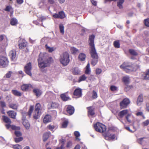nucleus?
I'll return each mask as SVG.
<instances>
[{
	"instance_id": "obj_1",
	"label": "nucleus",
	"mask_w": 149,
	"mask_h": 149,
	"mask_svg": "<svg viewBox=\"0 0 149 149\" xmlns=\"http://www.w3.org/2000/svg\"><path fill=\"white\" fill-rule=\"evenodd\" d=\"M95 36L92 35L90 36L89 38V45L90 48V53L92 59L91 64L93 66H95L98 61V56L94 44V38Z\"/></svg>"
},
{
	"instance_id": "obj_2",
	"label": "nucleus",
	"mask_w": 149,
	"mask_h": 149,
	"mask_svg": "<svg viewBox=\"0 0 149 149\" xmlns=\"http://www.w3.org/2000/svg\"><path fill=\"white\" fill-rule=\"evenodd\" d=\"M49 58L46 53H40L38 59V66L41 69H43L49 65L51 61L49 60Z\"/></svg>"
},
{
	"instance_id": "obj_3",
	"label": "nucleus",
	"mask_w": 149,
	"mask_h": 149,
	"mask_svg": "<svg viewBox=\"0 0 149 149\" xmlns=\"http://www.w3.org/2000/svg\"><path fill=\"white\" fill-rule=\"evenodd\" d=\"M120 68L123 69L127 72L132 71H135L140 68L138 65H132L128 63H124L120 66Z\"/></svg>"
},
{
	"instance_id": "obj_4",
	"label": "nucleus",
	"mask_w": 149,
	"mask_h": 149,
	"mask_svg": "<svg viewBox=\"0 0 149 149\" xmlns=\"http://www.w3.org/2000/svg\"><path fill=\"white\" fill-rule=\"evenodd\" d=\"M59 61L61 63L64 65H66L69 62V56L67 52H64L60 56Z\"/></svg>"
},
{
	"instance_id": "obj_5",
	"label": "nucleus",
	"mask_w": 149,
	"mask_h": 149,
	"mask_svg": "<svg viewBox=\"0 0 149 149\" xmlns=\"http://www.w3.org/2000/svg\"><path fill=\"white\" fill-rule=\"evenodd\" d=\"M42 113L41 105L39 103L36 104L35 106L33 118L35 119H38L39 118Z\"/></svg>"
},
{
	"instance_id": "obj_6",
	"label": "nucleus",
	"mask_w": 149,
	"mask_h": 149,
	"mask_svg": "<svg viewBox=\"0 0 149 149\" xmlns=\"http://www.w3.org/2000/svg\"><path fill=\"white\" fill-rule=\"evenodd\" d=\"M94 127L95 130L100 132H103L106 129L105 126L99 122H97L94 125Z\"/></svg>"
},
{
	"instance_id": "obj_7",
	"label": "nucleus",
	"mask_w": 149,
	"mask_h": 149,
	"mask_svg": "<svg viewBox=\"0 0 149 149\" xmlns=\"http://www.w3.org/2000/svg\"><path fill=\"white\" fill-rule=\"evenodd\" d=\"M8 61L6 57L0 56V67H6L8 65Z\"/></svg>"
},
{
	"instance_id": "obj_8",
	"label": "nucleus",
	"mask_w": 149,
	"mask_h": 149,
	"mask_svg": "<svg viewBox=\"0 0 149 149\" xmlns=\"http://www.w3.org/2000/svg\"><path fill=\"white\" fill-rule=\"evenodd\" d=\"M32 69L31 64V63H27L24 67V71L28 75L31 76V72Z\"/></svg>"
},
{
	"instance_id": "obj_9",
	"label": "nucleus",
	"mask_w": 149,
	"mask_h": 149,
	"mask_svg": "<svg viewBox=\"0 0 149 149\" xmlns=\"http://www.w3.org/2000/svg\"><path fill=\"white\" fill-rule=\"evenodd\" d=\"M33 108L34 107L33 106H31L28 113L24 112H23L22 113V119H24H24H25L26 116L27 115H28L29 117H31L32 112L33 110Z\"/></svg>"
},
{
	"instance_id": "obj_10",
	"label": "nucleus",
	"mask_w": 149,
	"mask_h": 149,
	"mask_svg": "<svg viewBox=\"0 0 149 149\" xmlns=\"http://www.w3.org/2000/svg\"><path fill=\"white\" fill-rule=\"evenodd\" d=\"M130 103V101L128 99L126 98L124 99L120 103L121 108H126Z\"/></svg>"
},
{
	"instance_id": "obj_11",
	"label": "nucleus",
	"mask_w": 149,
	"mask_h": 149,
	"mask_svg": "<svg viewBox=\"0 0 149 149\" xmlns=\"http://www.w3.org/2000/svg\"><path fill=\"white\" fill-rule=\"evenodd\" d=\"M104 136L105 139L107 140H113L115 138V135L111 134L109 132H107Z\"/></svg>"
},
{
	"instance_id": "obj_12",
	"label": "nucleus",
	"mask_w": 149,
	"mask_h": 149,
	"mask_svg": "<svg viewBox=\"0 0 149 149\" xmlns=\"http://www.w3.org/2000/svg\"><path fill=\"white\" fill-rule=\"evenodd\" d=\"M74 95L77 96V97H81L82 95V90L80 88L76 89L74 91Z\"/></svg>"
},
{
	"instance_id": "obj_13",
	"label": "nucleus",
	"mask_w": 149,
	"mask_h": 149,
	"mask_svg": "<svg viewBox=\"0 0 149 149\" xmlns=\"http://www.w3.org/2000/svg\"><path fill=\"white\" fill-rule=\"evenodd\" d=\"M66 111L70 115H71L74 113V109L73 107L69 105L67 107Z\"/></svg>"
},
{
	"instance_id": "obj_14",
	"label": "nucleus",
	"mask_w": 149,
	"mask_h": 149,
	"mask_svg": "<svg viewBox=\"0 0 149 149\" xmlns=\"http://www.w3.org/2000/svg\"><path fill=\"white\" fill-rule=\"evenodd\" d=\"M10 124L8 123V124L5 125L7 129H8L10 127H11L12 129L15 130H19L20 129L19 127L16 126L14 125H11Z\"/></svg>"
},
{
	"instance_id": "obj_15",
	"label": "nucleus",
	"mask_w": 149,
	"mask_h": 149,
	"mask_svg": "<svg viewBox=\"0 0 149 149\" xmlns=\"http://www.w3.org/2000/svg\"><path fill=\"white\" fill-rule=\"evenodd\" d=\"M32 87V86L30 84H24L21 86V89L23 91H26Z\"/></svg>"
},
{
	"instance_id": "obj_16",
	"label": "nucleus",
	"mask_w": 149,
	"mask_h": 149,
	"mask_svg": "<svg viewBox=\"0 0 149 149\" xmlns=\"http://www.w3.org/2000/svg\"><path fill=\"white\" fill-rule=\"evenodd\" d=\"M51 117L49 115H46L44 117L43 121L44 123H47L51 122Z\"/></svg>"
},
{
	"instance_id": "obj_17",
	"label": "nucleus",
	"mask_w": 149,
	"mask_h": 149,
	"mask_svg": "<svg viewBox=\"0 0 149 149\" xmlns=\"http://www.w3.org/2000/svg\"><path fill=\"white\" fill-rule=\"evenodd\" d=\"M143 102V95L140 94L138 97L136 104L138 106H140L142 102Z\"/></svg>"
},
{
	"instance_id": "obj_18",
	"label": "nucleus",
	"mask_w": 149,
	"mask_h": 149,
	"mask_svg": "<svg viewBox=\"0 0 149 149\" xmlns=\"http://www.w3.org/2000/svg\"><path fill=\"white\" fill-rule=\"evenodd\" d=\"M9 54V56L12 60H13L15 58L16 53L15 50H13L10 51Z\"/></svg>"
},
{
	"instance_id": "obj_19",
	"label": "nucleus",
	"mask_w": 149,
	"mask_h": 149,
	"mask_svg": "<svg viewBox=\"0 0 149 149\" xmlns=\"http://www.w3.org/2000/svg\"><path fill=\"white\" fill-rule=\"evenodd\" d=\"M8 115L11 118L15 119L16 115V113L13 111H10L7 112Z\"/></svg>"
},
{
	"instance_id": "obj_20",
	"label": "nucleus",
	"mask_w": 149,
	"mask_h": 149,
	"mask_svg": "<svg viewBox=\"0 0 149 149\" xmlns=\"http://www.w3.org/2000/svg\"><path fill=\"white\" fill-rule=\"evenodd\" d=\"M23 124L24 126L25 127L26 129H29L30 127V124L28 122L27 120L24 119H24H23Z\"/></svg>"
},
{
	"instance_id": "obj_21",
	"label": "nucleus",
	"mask_w": 149,
	"mask_h": 149,
	"mask_svg": "<svg viewBox=\"0 0 149 149\" xmlns=\"http://www.w3.org/2000/svg\"><path fill=\"white\" fill-rule=\"evenodd\" d=\"M27 45V42L25 40H23L22 42L20 43L19 44V46L20 49H23Z\"/></svg>"
},
{
	"instance_id": "obj_22",
	"label": "nucleus",
	"mask_w": 149,
	"mask_h": 149,
	"mask_svg": "<svg viewBox=\"0 0 149 149\" xmlns=\"http://www.w3.org/2000/svg\"><path fill=\"white\" fill-rule=\"evenodd\" d=\"M128 111L127 110H123L119 113V115L120 117L123 118V116L127 114V115L128 113Z\"/></svg>"
},
{
	"instance_id": "obj_23",
	"label": "nucleus",
	"mask_w": 149,
	"mask_h": 149,
	"mask_svg": "<svg viewBox=\"0 0 149 149\" xmlns=\"http://www.w3.org/2000/svg\"><path fill=\"white\" fill-rule=\"evenodd\" d=\"M72 72L74 74L78 75L80 74V70L78 68H74L72 69Z\"/></svg>"
},
{
	"instance_id": "obj_24",
	"label": "nucleus",
	"mask_w": 149,
	"mask_h": 149,
	"mask_svg": "<svg viewBox=\"0 0 149 149\" xmlns=\"http://www.w3.org/2000/svg\"><path fill=\"white\" fill-rule=\"evenodd\" d=\"M124 2V0H118L117 5L118 7L120 9L123 8V4Z\"/></svg>"
},
{
	"instance_id": "obj_25",
	"label": "nucleus",
	"mask_w": 149,
	"mask_h": 149,
	"mask_svg": "<svg viewBox=\"0 0 149 149\" xmlns=\"http://www.w3.org/2000/svg\"><path fill=\"white\" fill-rule=\"evenodd\" d=\"M88 114L91 116H93L94 114L93 111L94 108L93 107H88Z\"/></svg>"
},
{
	"instance_id": "obj_26",
	"label": "nucleus",
	"mask_w": 149,
	"mask_h": 149,
	"mask_svg": "<svg viewBox=\"0 0 149 149\" xmlns=\"http://www.w3.org/2000/svg\"><path fill=\"white\" fill-rule=\"evenodd\" d=\"M86 58V55L84 53H81L79 55L78 58L81 61H84Z\"/></svg>"
},
{
	"instance_id": "obj_27",
	"label": "nucleus",
	"mask_w": 149,
	"mask_h": 149,
	"mask_svg": "<svg viewBox=\"0 0 149 149\" xmlns=\"http://www.w3.org/2000/svg\"><path fill=\"white\" fill-rule=\"evenodd\" d=\"M91 72V68L90 67V64L88 63L86 67L85 73L86 74H89Z\"/></svg>"
},
{
	"instance_id": "obj_28",
	"label": "nucleus",
	"mask_w": 149,
	"mask_h": 149,
	"mask_svg": "<svg viewBox=\"0 0 149 149\" xmlns=\"http://www.w3.org/2000/svg\"><path fill=\"white\" fill-rule=\"evenodd\" d=\"M2 117L3 121L5 123H7L11 124V121L9 118L5 116H3Z\"/></svg>"
},
{
	"instance_id": "obj_29",
	"label": "nucleus",
	"mask_w": 149,
	"mask_h": 149,
	"mask_svg": "<svg viewBox=\"0 0 149 149\" xmlns=\"http://www.w3.org/2000/svg\"><path fill=\"white\" fill-rule=\"evenodd\" d=\"M70 51L72 54H75L79 53V50L74 47H72L70 48Z\"/></svg>"
},
{
	"instance_id": "obj_30",
	"label": "nucleus",
	"mask_w": 149,
	"mask_h": 149,
	"mask_svg": "<svg viewBox=\"0 0 149 149\" xmlns=\"http://www.w3.org/2000/svg\"><path fill=\"white\" fill-rule=\"evenodd\" d=\"M45 48L47 51L49 52H52L56 49L55 48L53 47H50L48 46L47 45H45Z\"/></svg>"
},
{
	"instance_id": "obj_31",
	"label": "nucleus",
	"mask_w": 149,
	"mask_h": 149,
	"mask_svg": "<svg viewBox=\"0 0 149 149\" xmlns=\"http://www.w3.org/2000/svg\"><path fill=\"white\" fill-rule=\"evenodd\" d=\"M33 92L37 97L39 96L41 94V92L40 91L37 89H34Z\"/></svg>"
},
{
	"instance_id": "obj_32",
	"label": "nucleus",
	"mask_w": 149,
	"mask_h": 149,
	"mask_svg": "<svg viewBox=\"0 0 149 149\" xmlns=\"http://www.w3.org/2000/svg\"><path fill=\"white\" fill-rule=\"evenodd\" d=\"M87 78V77L85 74L82 75L79 77L78 82L79 83L81 81H85Z\"/></svg>"
},
{
	"instance_id": "obj_33",
	"label": "nucleus",
	"mask_w": 149,
	"mask_h": 149,
	"mask_svg": "<svg viewBox=\"0 0 149 149\" xmlns=\"http://www.w3.org/2000/svg\"><path fill=\"white\" fill-rule=\"evenodd\" d=\"M50 106L51 108L55 109L57 108L58 106V104L56 102H52L49 105Z\"/></svg>"
},
{
	"instance_id": "obj_34",
	"label": "nucleus",
	"mask_w": 149,
	"mask_h": 149,
	"mask_svg": "<svg viewBox=\"0 0 149 149\" xmlns=\"http://www.w3.org/2000/svg\"><path fill=\"white\" fill-rule=\"evenodd\" d=\"M9 107L12 109H16L17 108L18 104L16 103H11L9 104Z\"/></svg>"
},
{
	"instance_id": "obj_35",
	"label": "nucleus",
	"mask_w": 149,
	"mask_h": 149,
	"mask_svg": "<svg viewBox=\"0 0 149 149\" xmlns=\"http://www.w3.org/2000/svg\"><path fill=\"white\" fill-rule=\"evenodd\" d=\"M123 81L125 84H127L130 81V78L129 76H125L123 78Z\"/></svg>"
},
{
	"instance_id": "obj_36",
	"label": "nucleus",
	"mask_w": 149,
	"mask_h": 149,
	"mask_svg": "<svg viewBox=\"0 0 149 149\" xmlns=\"http://www.w3.org/2000/svg\"><path fill=\"white\" fill-rule=\"evenodd\" d=\"M17 23V20L15 18H13L11 19L10 20V24L12 25H15Z\"/></svg>"
},
{
	"instance_id": "obj_37",
	"label": "nucleus",
	"mask_w": 149,
	"mask_h": 149,
	"mask_svg": "<svg viewBox=\"0 0 149 149\" xmlns=\"http://www.w3.org/2000/svg\"><path fill=\"white\" fill-rule=\"evenodd\" d=\"M59 28L60 32L62 34H63L64 33V26L63 24H60L59 25Z\"/></svg>"
},
{
	"instance_id": "obj_38",
	"label": "nucleus",
	"mask_w": 149,
	"mask_h": 149,
	"mask_svg": "<svg viewBox=\"0 0 149 149\" xmlns=\"http://www.w3.org/2000/svg\"><path fill=\"white\" fill-rule=\"evenodd\" d=\"M12 92L14 95L16 96H20L21 95V93L17 90H12Z\"/></svg>"
},
{
	"instance_id": "obj_39",
	"label": "nucleus",
	"mask_w": 149,
	"mask_h": 149,
	"mask_svg": "<svg viewBox=\"0 0 149 149\" xmlns=\"http://www.w3.org/2000/svg\"><path fill=\"white\" fill-rule=\"evenodd\" d=\"M61 97L62 100L63 101H67L70 99V97L66 96L65 94H61Z\"/></svg>"
},
{
	"instance_id": "obj_40",
	"label": "nucleus",
	"mask_w": 149,
	"mask_h": 149,
	"mask_svg": "<svg viewBox=\"0 0 149 149\" xmlns=\"http://www.w3.org/2000/svg\"><path fill=\"white\" fill-rule=\"evenodd\" d=\"M113 45L116 48H119L120 47V44L119 40L114 41L113 42Z\"/></svg>"
},
{
	"instance_id": "obj_41",
	"label": "nucleus",
	"mask_w": 149,
	"mask_h": 149,
	"mask_svg": "<svg viewBox=\"0 0 149 149\" xmlns=\"http://www.w3.org/2000/svg\"><path fill=\"white\" fill-rule=\"evenodd\" d=\"M49 133H45L43 136V140L44 141H46L49 137Z\"/></svg>"
},
{
	"instance_id": "obj_42",
	"label": "nucleus",
	"mask_w": 149,
	"mask_h": 149,
	"mask_svg": "<svg viewBox=\"0 0 149 149\" xmlns=\"http://www.w3.org/2000/svg\"><path fill=\"white\" fill-rule=\"evenodd\" d=\"M58 14L59 18L63 19L65 17V14L63 11L60 12Z\"/></svg>"
},
{
	"instance_id": "obj_43",
	"label": "nucleus",
	"mask_w": 149,
	"mask_h": 149,
	"mask_svg": "<svg viewBox=\"0 0 149 149\" xmlns=\"http://www.w3.org/2000/svg\"><path fill=\"white\" fill-rule=\"evenodd\" d=\"M74 135L76 137V138L77 140L79 141L80 140V139L78 138V137L80 136V134L79 132L77 131H75L74 133Z\"/></svg>"
},
{
	"instance_id": "obj_44",
	"label": "nucleus",
	"mask_w": 149,
	"mask_h": 149,
	"mask_svg": "<svg viewBox=\"0 0 149 149\" xmlns=\"http://www.w3.org/2000/svg\"><path fill=\"white\" fill-rule=\"evenodd\" d=\"M132 117L131 116V114H128L126 116V118L127 121L129 123H130L132 122V120L130 118Z\"/></svg>"
},
{
	"instance_id": "obj_45",
	"label": "nucleus",
	"mask_w": 149,
	"mask_h": 149,
	"mask_svg": "<svg viewBox=\"0 0 149 149\" xmlns=\"http://www.w3.org/2000/svg\"><path fill=\"white\" fill-rule=\"evenodd\" d=\"M129 52L132 55L134 56H136L137 55V54L135 51L132 49H130L129 50Z\"/></svg>"
},
{
	"instance_id": "obj_46",
	"label": "nucleus",
	"mask_w": 149,
	"mask_h": 149,
	"mask_svg": "<svg viewBox=\"0 0 149 149\" xmlns=\"http://www.w3.org/2000/svg\"><path fill=\"white\" fill-rule=\"evenodd\" d=\"M97 97V93L94 91H93L92 94V98L93 99H95Z\"/></svg>"
},
{
	"instance_id": "obj_47",
	"label": "nucleus",
	"mask_w": 149,
	"mask_h": 149,
	"mask_svg": "<svg viewBox=\"0 0 149 149\" xmlns=\"http://www.w3.org/2000/svg\"><path fill=\"white\" fill-rule=\"evenodd\" d=\"M23 140V138L22 137H18L15 138V141L16 143H18Z\"/></svg>"
},
{
	"instance_id": "obj_48",
	"label": "nucleus",
	"mask_w": 149,
	"mask_h": 149,
	"mask_svg": "<svg viewBox=\"0 0 149 149\" xmlns=\"http://www.w3.org/2000/svg\"><path fill=\"white\" fill-rule=\"evenodd\" d=\"M18 130H15V134L17 136L19 137L21 136L22 134L20 131Z\"/></svg>"
},
{
	"instance_id": "obj_49",
	"label": "nucleus",
	"mask_w": 149,
	"mask_h": 149,
	"mask_svg": "<svg viewBox=\"0 0 149 149\" xmlns=\"http://www.w3.org/2000/svg\"><path fill=\"white\" fill-rule=\"evenodd\" d=\"M143 77L145 79H149V69L148 70L147 72L145 74Z\"/></svg>"
},
{
	"instance_id": "obj_50",
	"label": "nucleus",
	"mask_w": 149,
	"mask_h": 149,
	"mask_svg": "<svg viewBox=\"0 0 149 149\" xmlns=\"http://www.w3.org/2000/svg\"><path fill=\"white\" fill-rule=\"evenodd\" d=\"M68 124V121L67 120H65L63 123L62 125V127L63 128H65L66 127Z\"/></svg>"
},
{
	"instance_id": "obj_51",
	"label": "nucleus",
	"mask_w": 149,
	"mask_h": 149,
	"mask_svg": "<svg viewBox=\"0 0 149 149\" xmlns=\"http://www.w3.org/2000/svg\"><path fill=\"white\" fill-rule=\"evenodd\" d=\"M144 23L146 26L149 27V18L145 20Z\"/></svg>"
},
{
	"instance_id": "obj_52",
	"label": "nucleus",
	"mask_w": 149,
	"mask_h": 149,
	"mask_svg": "<svg viewBox=\"0 0 149 149\" xmlns=\"http://www.w3.org/2000/svg\"><path fill=\"white\" fill-rule=\"evenodd\" d=\"M138 142L140 144H144L145 141L143 140V138H140L138 140Z\"/></svg>"
},
{
	"instance_id": "obj_53",
	"label": "nucleus",
	"mask_w": 149,
	"mask_h": 149,
	"mask_svg": "<svg viewBox=\"0 0 149 149\" xmlns=\"http://www.w3.org/2000/svg\"><path fill=\"white\" fill-rule=\"evenodd\" d=\"M110 89L112 91H115L117 90L118 88L114 86H111L110 87Z\"/></svg>"
},
{
	"instance_id": "obj_54",
	"label": "nucleus",
	"mask_w": 149,
	"mask_h": 149,
	"mask_svg": "<svg viewBox=\"0 0 149 149\" xmlns=\"http://www.w3.org/2000/svg\"><path fill=\"white\" fill-rule=\"evenodd\" d=\"M13 148L15 149H21V146L19 145H16L13 146Z\"/></svg>"
},
{
	"instance_id": "obj_55",
	"label": "nucleus",
	"mask_w": 149,
	"mask_h": 149,
	"mask_svg": "<svg viewBox=\"0 0 149 149\" xmlns=\"http://www.w3.org/2000/svg\"><path fill=\"white\" fill-rule=\"evenodd\" d=\"M149 124V120H147L144 121L143 123V126H146L148 125Z\"/></svg>"
},
{
	"instance_id": "obj_56",
	"label": "nucleus",
	"mask_w": 149,
	"mask_h": 149,
	"mask_svg": "<svg viewBox=\"0 0 149 149\" xmlns=\"http://www.w3.org/2000/svg\"><path fill=\"white\" fill-rule=\"evenodd\" d=\"M39 19L42 22L46 20L47 19V17L44 16H42L39 17Z\"/></svg>"
},
{
	"instance_id": "obj_57",
	"label": "nucleus",
	"mask_w": 149,
	"mask_h": 149,
	"mask_svg": "<svg viewBox=\"0 0 149 149\" xmlns=\"http://www.w3.org/2000/svg\"><path fill=\"white\" fill-rule=\"evenodd\" d=\"M12 72L11 71H9L8 73H7L6 76L7 78H9L11 76Z\"/></svg>"
},
{
	"instance_id": "obj_58",
	"label": "nucleus",
	"mask_w": 149,
	"mask_h": 149,
	"mask_svg": "<svg viewBox=\"0 0 149 149\" xmlns=\"http://www.w3.org/2000/svg\"><path fill=\"white\" fill-rule=\"evenodd\" d=\"M72 145V142L71 141H69L67 143V147L68 148H70Z\"/></svg>"
},
{
	"instance_id": "obj_59",
	"label": "nucleus",
	"mask_w": 149,
	"mask_h": 149,
	"mask_svg": "<svg viewBox=\"0 0 149 149\" xmlns=\"http://www.w3.org/2000/svg\"><path fill=\"white\" fill-rule=\"evenodd\" d=\"M102 70L100 69H97L96 70V74H99L101 72Z\"/></svg>"
},
{
	"instance_id": "obj_60",
	"label": "nucleus",
	"mask_w": 149,
	"mask_h": 149,
	"mask_svg": "<svg viewBox=\"0 0 149 149\" xmlns=\"http://www.w3.org/2000/svg\"><path fill=\"white\" fill-rule=\"evenodd\" d=\"M0 104L1 106L3 107H5L6 106L5 103L1 101Z\"/></svg>"
},
{
	"instance_id": "obj_61",
	"label": "nucleus",
	"mask_w": 149,
	"mask_h": 149,
	"mask_svg": "<svg viewBox=\"0 0 149 149\" xmlns=\"http://www.w3.org/2000/svg\"><path fill=\"white\" fill-rule=\"evenodd\" d=\"M48 127L49 129L51 130H52L54 128V126L51 125H49Z\"/></svg>"
},
{
	"instance_id": "obj_62",
	"label": "nucleus",
	"mask_w": 149,
	"mask_h": 149,
	"mask_svg": "<svg viewBox=\"0 0 149 149\" xmlns=\"http://www.w3.org/2000/svg\"><path fill=\"white\" fill-rule=\"evenodd\" d=\"M92 3L94 5L96 6L97 5V2L94 0H91Z\"/></svg>"
},
{
	"instance_id": "obj_63",
	"label": "nucleus",
	"mask_w": 149,
	"mask_h": 149,
	"mask_svg": "<svg viewBox=\"0 0 149 149\" xmlns=\"http://www.w3.org/2000/svg\"><path fill=\"white\" fill-rule=\"evenodd\" d=\"M53 17L56 18H59V14H55L53 15Z\"/></svg>"
},
{
	"instance_id": "obj_64",
	"label": "nucleus",
	"mask_w": 149,
	"mask_h": 149,
	"mask_svg": "<svg viewBox=\"0 0 149 149\" xmlns=\"http://www.w3.org/2000/svg\"><path fill=\"white\" fill-rule=\"evenodd\" d=\"M11 8V7L10 6H8L6 8L5 10L6 11H9Z\"/></svg>"
}]
</instances>
